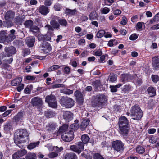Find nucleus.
<instances>
[{"label": "nucleus", "instance_id": "obj_1", "mask_svg": "<svg viewBox=\"0 0 159 159\" xmlns=\"http://www.w3.org/2000/svg\"><path fill=\"white\" fill-rule=\"evenodd\" d=\"M117 125L119 127L118 131L120 135L123 136H127L130 128V122L127 118L125 116L119 117Z\"/></svg>", "mask_w": 159, "mask_h": 159}, {"label": "nucleus", "instance_id": "obj_2", "mask_svg": "<svg viewBox=\"0 0 159 159\" xmlns=\"http://www.w3.org/2000/svg\"><path fill=\"white\" fill-rule=\"evenodd\" d=\"M29 135V133L26 129H18L15 133L14 142L20 148H22L23 146L21 144L26 142L25 138L28 139Z\"/></svg>", "mask_w": 159, "mask_h": 159}, {"label": "nucleus", "instance_id": "obj_3", "mask_svg": "<svg viewBox=\"0 0 159 159\" xmlns=\"http://www.w3.org/2000/svg\"><path fill=\"white\" fill-rule=\"evenodd\" d=\"M50 24L53 27L57 30L60 29V26L63 27H66L67 25L66 20L63 18L54 15H52L50 17Z\"/></svg>", "mask_w": 159, "mask_h": 159}, {"label": "nucleus", "instance_id": "obj_4", "mask_svg": "<svg viewBox=\"0 0 159 159\" xmlns=\"http://www.w3.org/2000/svg\"><path fill=\"white\" fill-rule=\"evenodd\" d=\"M106 101V97L103 94H98L93 96L92 105L93 107H100Z\"/></svg>", "mask_w": 159, "mask_h": 159}, {"label": "nucleus", "instance_id": "obj_5", "mask_svg": "<svg viewBox=\"0 0 159 159\" xmlns=\"http://www.w3.org/2000/svg\"><path fill=\"white\" fill-rule=\"evenodd\" d=\"M132 119L137 120H140L143 116V113L139 106L135 105L132 106L130 110Z\"/></svg>", "mask_w": 159, "mask_h": 159}, {"label": "nucleus", "instance_id": "obj_6", "mask_svg": "<svg viewBox=\"0 0 159 159\" xmlns=\"http://www.w3.org/2000/svg\"><path fill=\"white\" fill-rule=\"evenodd\" d=\"M59 102L62 106L66 108H72L75 103L73 99L67 96L61 97L59 99Z\"/></svg>", "mask_w": 159, "mask_h": 159}, {"label": "nucleus", "instance_id": "obj_7", "mask_svg": "<svg viewBox=\"0 0 159 159\" xmlns=\"http://www.w3.org/2000/svg\"><path fill=\"white\" fill-rule=\"evenodd\" d=\"M113 149L119 152H122L124 150V144L120 140L113 141L111 143Z\"/></svg>", "mask_w": 159, "mask_h": 159}, {"label": "nucleus", "instance_id": "obj_8", "mask_svg": "<svg viewBox=\"0 0 159 159\" xmlns=\"http://www.w3.org/2000/svg\"><path fill=\"white\" fill-rule=\"evenodd\" d=\"M45 101L48 103V106L52 108H55L57 107L56 97L52 94H51L46 96Z\"/></svg>", "mask_w": 159, "mask_h": 159}, {"label": "nucleus", "instance_id": "obj_9", "mask_svg": "<svg viewBox=\"0 0 159 159\" xmlns=\"http://www.w3.org/2000/svg\"><path fill=\"white\" fill-rule=\"evenodd\" d=\"M31 103L33 107L37 108L38 111H41L43 104L41 98L38 97H34L32 99Z\"/></svg>", "mask_w": 159, "mask_h": 159}, {"label": "nucleus", "instance_id": "obj_10", "mask_svg": "<svg viewBox=\"0 0 159 159\" xmlns=\"http://www.w3.org/2000/svg\"><path fill=\"white\" fill-rule=\"evenodd\" d=\"M62 139L66 142L72 141L74 138V132L72 130H69L68 131L64 133L61 135Z\"/></svg>", "mask_w": 159, "mask_h": 159}, {"label": "nucleus", "instance_id": "obj_11", "mask_svg": "<svg viewBox=\"0 0 159 159\" xmlns=\"http://www.w3.org/2000/svg\"><path fill=\"white\" fill-rule=\"evenodd\" d=\"M40 47L43 48L42 49L41 52L44 54L48 53L51 51L52 49L50 44L46 41H43L40 45Z\"/></svg>", "mask_w": 159, "mask_h": 159}, {"label": "nucleus", "instance_id": "obj_12", "mask_svg": "<svg viewBox=\"0 0 159 159\" xmlns=\"http://www.w3.org/2000/svg\"><path fill=\"white\" fill-rule=\"evenodd\" d=\"M5 52V57H9L12 56L13 54H15L16 52V50L15 47L12 46L6 47L4 49Z\"/></svg>", "mask_w": 159, "mask_h": 159}, {"label": "nucleus", "instance_id": "obj_13", "mask_svg": "<svg viewBox=\"0 0 159 159\" xmlns=\"http://www.w3.org/2000/svg\"><path fill=\"white\" fill-rule=\"evenodd\" d=\"M75 94L77 103L80 105H82L84 102V98L82 93L80 91L76 90L75 92Z\"/></svg>", "mask_w": 159, "mask_h": 159}, {"label": "nucleus", "instance_id": "obj_14", "mask_svg": "<svg viewBox=\"0 0 159 159\" xmlns=\"http://www.w3.org/2000/svg\"><path fill=\"white\" fill-rule=\"evenodd\" d=\"M152 61L153 69L155 70H159V57L157 56L153 57Z\"/></svg>", "mask_w": 159, "mask_h": 159}, {"label": "nucleus", "instance_id": "obj_15", "mask_svg": "<svg viewBox=\"0 0 159 159\" xmlns=\"http://www.w3.org/2000/svg\"><path fill=\"white\" fill-rule=\"evenodd\" d=\"M27 153L25 149L21 150L13 154L12 155L13 159H19L20 157L25 155Z\"/></svg>", "mask_w": 159, "mask_h": 159}, {"label": "nucleus", "instance_id": "obj_16", "mask_svg": "<svg viewBox=\"0 0 159 159\" xmlns=\"http://www.w3.org/2000/svg\"><path fill=\"white\" fill-rule=\"evenodd\" d=\"M73 113L70 111H65L63 112V117L66 122L71 121L73 119Z\"/></svg>", "mask_w": 159, "mask_h": 159}, {"label": "nucleus", "instance_id": "obj_17", "mask_svg": "<svg viewBox=\"0 0 159 159\" xmlns=\"http://www.w3.org/2000/svg\"><path fill=\"white\" fill-rule=\"evenodd\" d=\"M90 120L89 118L84 119L81 122L80 126V129L82 131H84L89 125Z\"/></svg>", "mask_w": 159, "mask_h": 159}, {"label": "nucleus", "instance_id": "obj_18", "mask_svg": "<svg viewBox=\"0 0 159 159\" xmlns=\"http://www.w3.org/2000/svg\"><path fill=\"white\" fill-rule=\"evenodd\" d=\"M23 113L22 111L19 112L13 117V120L15 122H21L23 119Z\"/></svg>", "mask_w": 159, "mask_h": 159}, {"label": "nucleus", "instance_id": "obj_19", "mask_svg": "<svg viewBox=\"0 0 159 159\" xmlns=\"http://www.w3.org/2000/svg\"><path fill=\"white\" fill-rule=\"evenodd\" d=\"M25 41L27 45L29 47H33L35 41V38L34 36H30L26 38Z\"/></svg>", "mask_w": 159, "mask_h": 159}, {"label": "nucleus", "instance_id": "obj_20", "mask_svg": "<svg viewBox=\"0 0 159 159\" xmlns=\"http://www.w3.org/2000/svg\"><path fill=\"white\" fill-rule=\"evenodd\" d=\"M16 31L14 29H12L10 31V34L8 36L7 35V42H11L13 40L15 39L16 38L15 35Z\"/></svg>", "mask_w": 159, "mask_h": 159}, {"label": "nucleus", "instance_id": "obj_21", "mask_svg": "<svg viewBox=\"0 0 159 159\" xmlns=\"http://www.w3.org/2000/svg\"><path fill=\"white\" fill-rule=\"evenodd\" d=\"M44 28L45 29L47 30V35L48 36H50V38L52 36L53 34V31H54V28L51 24H47L46 25Z\"/></svg>", "mask_w": 159, "mask_h": 159}, {"label": "nucleus", "instance_id": "obj_22", "mask_svg": "<svg viewBox=\"0 0 159 159\" xmlns=\"http://www.w3.org/2000/svg\"><path fill=\"white\" fill-rule=\"evenodd\" d=\"M68 127L69 125L68 124H63L62 126L59 127L57 132V134H60L62 133L63 134L64 133L67 132L69 131L68 130Z\"/></svg>", "mask_w": 159, "mask_h": 159}, {"label": "nucleus", "instance_id": "obj_23", "mask_svg": "<svg viewBox=\"0 0 159 159\" xmlns=\"http://www.w3.org/2000/svg\"><path fill=\"white\" fill-rule=\"evenodd\" d=\"M38 10L40 13L44 15H46L49 12L48 8L43 5L39 7Z\"/></svg>", "mask_w": 159, "mask_h": 159}, {"label": "nucleus", "instance_id": "obj_24", "mask_svg": "<svg viewBox=\"0 0 159 159\" xmlns=\"http://www.w3.org/2000/svg\"><path fill=\"white\" fill-rule=\"evenodd\" d=\"M79 127H80V123L78 120H75L74 121V123L71 124L70 126V128L71 129V130L73 131L77 130Z\"/></svg>", "mask_w": 159, "mask_h": 159}, {"label": "nucleus", "instance_id": "obj_25", "mask_svg": "<svg viewBox=\"0 0 159 159\" xmlns=\"http://www.w3.org/2000/svg\"><path fill=\"white\" fill-rule=\"evenodd\" d=\"M7 32L5 31H1L0 33V43H3L4 42H7Z\"/></svg>", "mask_w": 159, "mask_h": 159}, {"label": "nucleus", "instance_id": "obj_26", "mask_svg": "<svg viewBox=\"0 0 159 159\" xmlns=\"http://www.w3.org/2000/svg\"><path fill=\"white\" fill-rule=\"evenodd\" d=\"M64 159H78V157L75 153L70 152L66 154Z\"/></svg>", "mask_w": 159, "mask_h": 159}, {"label": "nucleus", "instance_id": "obj_27", "mask_svg": "<svg viewBox=\"0 0 159 159\" xmlns=\"http://www.w3.org/2000/svg\"><path fill=\"white\" fill-rule=\"evenodd\" d=\"M148 93L151 97H153L156 94V90L152 86L149 87L147 90Z\"/></svg>", "mask_w": 159, "mask_h": 159}, {"label": "nucleus", "instance_id": "obj_28", "mask_svg": "<svg viewBox=\"0 0 159 159\" xmlns=\"http://www.w3.org/2000/svg\"><path fill=\"white\" fill-rule=\"evenodd\" d=\"M56 124L54 123H48L46 126L47 129L48 131H52L56 129Z\"/></svg>", "mask_w": 159, "mask_h": 159}, {"label": "nucleus", "instance_id": "obj_29", "mask_svg": "<svg viewBox=\"0 0 159 159\" xmlns=\"http://www.w3.org/2000/svg\"><path fill=\"white\" fill-rule=\"evenodd\" d=\"M38 40L39 41L43 40L49 41L51 39L50 36H48L47 35H44L41 34L38 35Z\"/></svg>", "mask_w": 159, "mask_h": 159}, {"label": "nucleus", "instance_id": "obj_30", "mask_svg": "<svg viewBox=\"0 0 159 159\" xmlns=\"http://www.w3.org/2000/svg\"><path fill=\"white\" fill-rule=\"evenodd\" d=\"M14 17L13 13L11 11H8L6 13L5 18L6 20H9Z\"/></svg>", "mask_w": 159, "mask_h": 159}, {"label": "nucleus", "instance_id": "obj_31", "mask_svg": "<svg viewBox=\"0 0 159 159\" xmlns=\"http://www.w3.org/2000/svg\"><path fill=\"white\" fill-rule=\"evenodd\" d=\"M92 85L96 89L102 88L103 85L101 84L100 80H95L92 82Z\"/></svg>", "mask_w": 159, "mask_h": 159}, {"label": "nucleus", "instance_id": "obj_32", "mask_svg": "<svg viewBox=\"0 0 159 159\" xmlns=\"http://www.w3.org/2000/svg\"><path fill=\"white\" fill-rule=\"evenodd\" d=\"M133 88L130 85H125L121 88L122 91L125 93H129L132 90Z\"/></svg>", "mask_w": 159, "mask_h": 159}, {"label": "nucleus", "instance_id": "obj_33", "mask_svg": "<svg viewBox=\"0 0 159 159\" xmlns=\"http://www.w3.org/2000/svg\"><path fill=\"white\" fill-rule=\"evenodd\" d=\"M55 113L52 110H48L45 112L44 115L47 118H51L55 116Z\"/></svg>", "mask_w": 159, "mask_h": 159}, {"label": "nucleus", "instance_id": "obj_34", "mask_svg": "<svg viewBox=\"0 0 159 159\" xmlns=\"http://www.w3.org/2000/svg\"><path fill=\"white\" fill-rule=\"evenodd\" d=\"M76 12L77 10L76 9L71 10L68 8H66L65 10V13L68 15H74L76 14Z\"/></svg>", "mask_w": 159, "mask_h": 159}, {"label": "nucleus", "instance_id": "obj_35", "mask_svg": "<svg viewBox=\"0 0 159 159\" xmlns=\"http://www.w3.org/2000/svg\"><path fill=\"white\" fill-rule=\"evenodd\" d=\"M90 138L87 134H84L81 136V139L84 144L88 143L89 140Z\"/></svg>", "mask_w": 159, "mask_h": 159}, {"label": "nucleus", "instance_id": "obj_36", "mask_svg": "<svg viewBox=\"0 0 159 159\" xmlns=\"http://www.w3.org/2000/svg\"><path fill=\"white\" fill-rule=\"evenodd\" d=\"M136 151L139 154H142L145 152V148L140 145H138L136 148Z\"/></svg>", "mask_w": 159, "mask_h": 159}, {"label": "nucleus", "instance_id": "obj_37", "mask_svg": "<svg viewBox=\"0 0 159 159\" xmlns=\"http://www.w3.org/2000/svg\"><path fill=\"white\" fill-rule=\"evenodd\" d=\"M98 17V14L96 11L91 12L89 15V19L91 20H96Z\"/></svg>", "mask_w": 159, "mask_h": 159}, {"label": "nucleus", "instance_id": "obj_38", "mask_svg": "<svg viewBox=\"0 0 159 159\" xmlns=\"http://www.w3.org/2000/svg\"><path fill=\"white\" fill-rule=\"evenodd\" d=\"M12 125L10 123H6L4 126V129L6 131H9L11 129H12Z\"/></svg>", "mask_w": 159, "mask_h": 159}, {"label": "nucleus", "instance_id": "obj_39", "mask_svg": "<svg viewBox=\"0 0 159 159\" xmlns=\"http://www.w3.org/2000/svg\"><path fill=\"white\" fill-rule=\"evenodd\" d=\"M40 143L39 141L36 142L30 143L28 146V148L30 150H31L38 145Z\"/></svg>", "mask_w": 159, "mask_h": 159}, {"label": "nucleus", "instance_id": "obj_40", "mask_svg": "<svg viewBox=\"0 0 159 159\" xmlns=\"http://www.w3.org/2000/svg\"><path fill=\"white\" fill-rule=\"evenodd\" d=\"M26 158L27 159H36L37 157L34 153H29L26 155Z\"/></svg>", "mask_w": 159, "mask_h": 159}, {"label": "nucleus", "instance_id": "obj_41", "mask_svg": "<svg viewBox=\"0 0 159 159\" xmlns=\"http://www.w3.org/2000/svg\"><path fill=\"white\" fill-rule=\"evenodd\" d=\"M33 87L32 85H28L24 90V92L25 94H30L31 93V90Z\"/></svg>", "mask_w": 159, "mask_h": 159}, {"label": "nucleus", "instance_id": "obj_42", "mask_svg": "<svg viewBox=\"0 0 159 159\" xmlns=\"http://www.w3.org/2000/svg\"><path fill=\"white\" fill-rule=\"evenodd\" d=\"M70 148L71 150L75 152L78 154H80L81 153V151L80 150H79L78 147L76 145H72L70 146Z\"/></svg>", "mask_w": 159, "mask_h": 159}, {"label": "nucleus", "instance_id": "obj_43", "mask_svg": "<svg viewBox=\"0 0 159 159\" xmlns=\"http://www.w3.org/2000/svg\"><path fill=\"white\" fill-rule=\"evenodd\" d=\"M105 34L104 30H100L97 33L96 36L97 38H100L103 37Z\"/></svg>", "mask_w": 159, "mask_h": 159}, {"label": "nucleus", "instance_id": "obj_44", "mask_svg": "<svg viewBox=\"0 0 159 159\" xmlns=\"http://www.w3.org/2000/svg\"><path fill=\"white\" fill-rule=\"evenodd\" d=\"M24 25L26 27L30 29L33 25V22L31 20H29L25 21Z\"/></svg>", "mask_w": 159, "mask_h": 159}, {"label": "nucleus", "instance_id": "obj_45", "mask_svg": "<svg viewBox=\"0 0 159 159\" xmlns=\"http://www.w3.org/2000/svg\"><path fill=\"white\" fill-rule=\"evenodd\" d=\"M30 30L33 33H37L39 32V29L37 26L33 25L30 29Z\"/></svg>", "mask_w": 159, "mask_h": 159}, {"label": "nucleus", "instance_id": "obj_46", "mask_svg": "<svg viewBox=\"0 0 159 159\" xmlns=\"http://www.w3.org/2000/svg\"><path fill=\"white\" fill-rule=\"evenodd\" d=\"M22 80H19V81H18L17 80H12L11 84L13 86H17L20 84Z\"/></svg>", "mask_w": 159, "mask_h": 159}, {"label": "nucleus", "instance_id": "obj_47", "mask_svg": "<svg viewBox=\"0 0 159 159\" xmlns=\"http://www.w3.org/2000/svg\"><path fill=\"white\" fill-rule=\"evenodd\" d=\"M60 66L58 65H53L51 66L48 70V71H51L55 70L60 68Z\"/></svg>", "mask_w": 159, "mask_h": 159}, {"label": "nucleus", "instance_id": "obj_48", "mask_svg": "<svg viewBox=\"0 0 159 159\" xmlns=\"http://www.w3.org/2000/svg\"><path fill=\"white\" fill-rule=\"evenodd\" d=\"M110 11V9L107 7H105L101 9V12L103 14H107Z\"/></svg>", "mask_w": 159, "mask_h": 159}, {"label": "nucleus", "instance_id": "obj_49", "mask_svg": "<svg viewBox=\"0 0 159 159\" xmlns=\"http://www.w3.org/2000/svg\"><path fill=\"white\" fill-rule=\"evenodd\" d=\"M94 159H104L103 157L99 153H95L93 156Z\"/></svg>", "mask_w": 159, "mask_h": 159}, {"label": "nucleus", "instance_id": "obj_50", "mask_svg": "<svg viewBox=\"0 0 159 159\" xmlns=\"http://www.w3.org/2000/svg\"><path fill=\"white\" fill-rule=\"evenodd\" d=\"M83 144L84 143L83 142H78V144L76 145L78 147L79 150H80L81 151V152L82 150L84 149V146Z\"/></svg>", "mask_w": 159, "mask_h": 159}, {"label": "nucleus", "instance_id": "obj_51", "mask_svg": "<svg viewBox=\"0 0 159 159\" xmlns=\"http://www.w3.org/2000/svg\"><path fill=\"white\" fill-rule=\"evenodd\" d=\"M53 149L58 154V153L60 152L63 150V148L61 147L59 148L58 147L56 146L54 147Z\"/></svg>", "mask_w": 159, "mask_h": 159}, {"label": "nucleus", "instance_id": "obj_52", "mask_svg": "<svg viewBox=\"0 0 159 159\" xmlns=\"http://www.w3.org/2000/svg\"><path fill=\"white\" fill-rule=\"evenodd\" d=\"M73 90H71L68 89H64L63 91V93L68 95L72 94L73 93Z\"/></svg>", "mask_w": 159, "mask_h": 159}, {"label": "nucleus", "instance_id": "obj_53", "mask_svg": "<svg viewBox=\"0 0 159 159\" xmlns=\"http://www.w3.org/2000/svg\"><path fill=\"white\" fill-rule=\"evenodd\" d=\"M24 84H21L20 83V84H19L16 88L17 90L20 92L21 91L24 89Z\"/></svg>", "mask_w": 159, "mask_h": 159}, {"label": "nucleus", "instance_id": "obj_54", "mask_svg": "<svg viewBox=\"0 0 159 159\" xmlns=\"http://www.w3.org/2000/svg\"><path fill=\"white\" fill-rule=\"evenodd\" d=\"M109 79L110 80H116L117 75L113 73H111L109 75Z\"/></svg>", "mask_w": 159, "mask_h": 159}, {"label": "nucleus", "instance_id": "obj_55", "mask_svg": "<svg viewBox=\"0 0 159 159\" xmlns=\"http://www.w3.org/2000/svg\"><path fill=\"white\" fill-rule=\"evenodd\" d=\"M127 22V19L125 16H123L122 18V20L120 21V24L122 25H125Z\"/></svg>", "mask_w": 159, "mask_h": 159}, {"label": "nucleus", "instance_id": "obj_56", "mask_svg": "<svg viewBox=\"0 0 159 159\" xmlns=\"http://www.w3.org/2000/svg\"><path fill=\"white\" fill-rule=\"evenodd\" d=\"M58 154L55 152H52L48 154V157L50 158H52L57 157Z\"/></svg>", "mask_w": 159, "mask_h": 159}, {"label": "nucleus", "instance_id": "obj_57", "mask_svg": "<svg viewBox=\"0 0 159 159\" xmlns=\"http://www.w3.org/2000/svg\"><path fill=\"white\" fill-rule=\"evenodd\" d=\"M81 156L85 158L86 159H91V157L90 156L85 154L84 152H83L81 154Z\"/></svg>", "mask_w": 159, "mask_h": 159}, {"label": "nucleus", "instance_id": "obj_58", "mask_svg": "<svg viewBox=\"0 0 159 159\" xmlns=\"http://www.w3.org/2000/svg\"><path fill=\"white\" fill-rule=\"evenodd\" d=\"M110 88L111 89V92L114 93L116 92L117 91V89L115 86H110Z\"/></svg>", "mask_w": 159, "mask_h": 159}, {"label": "nucleus", "instance_id": "obj_59", "mask_svg": "<svg viewBox=\"0 0 159 159\" xmlns=\"http://www.w3.org/2000/svg\"><path fill=\"white\" fill-rule=\"evenodd\" d=\"M54 8L56 11H59L61 9V6L59 4H56L54 5Z\"/></svg>", "mask_w": 159, "mask_h": 159}, {"label": "nucleus", "instance_id": "obj_60", "mask_svg": "<svg viewBox=\"0 0 159 159\" xmlns=\"http://www.w3.org/2000/svg\"><path fill=\"white\" fill-rule=\"evenodd\" d=\"M6 25L7 27H10L12 26L13 25L12 21L10 20H7Z\"/></svg>", "mask_w": 159, "mask_h": 159}, {"label": "nucleus", "instance_id": "obj_61", "mask_svg": "<svg viewBox=\"0 0 159 159\" xmlns=\"http://www.w3.org/2000/svg\"><path fill=\"white\" fill-rule=\"evenodd\" d=\"M138 38V36L135 34H133L129 37V39L131 40H134Z\"/></svg>", "mask_w": 159, "mask_h": 159}, {"label": "nucleus", "instance_id": "obj_62", "mask_svg": "<svg viewBox=\"0 0 159 159\" xmlns=\"http://www.w3.org/2000/svg\"><path fill=\"white\" fill-rule=\"evenodd\" d=\"M134 136L133 135H130L128 138V141L130 143H132L134 142Z\"/></svg>", "mask_w": 159, "mask_h": 159}, {"label": "nucleus", "instance_id": "obj_63", "mask_svg": "<svg viewBox=\"0 0 159 159\" xmlns=\"http://www.w3.org/2000/svg\"><path fill=\"white\" fill-rule=\"evenodd\" d=\"M115 111L117 112H120L121 110L120 106L117 105H115L114 107Z\"/></svg>", "mask_w": 159, "mask_h": 159}, {"label": "nucleus", "instance_id": "obj_64", "mask_svg": "<svg viewBox=\"0 0 159 159\" xmlns=\"http://www.w3.org/2000/svg\"><path fill=\"white\" fill-rule=\"evenodd\" d=\"M11 110H9L6 111L2 114V116L3 117H5L7 116L10 113H11Z\"/></svg>", "mask_w": 159, "mask_h": 159}]
</instances>
